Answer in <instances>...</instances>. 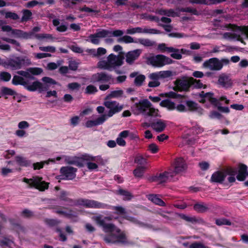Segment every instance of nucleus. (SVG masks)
Instances as JSON below:
<instances>
[{
  "mask_svg": "<svg viewBox=\"0 0 248 248\" xmlns=\"http://www.w3.org/2000/svg\"><path fill=\"white\" fill-rule=\"evenodd\" d=\"M113 49L115 52H120L117 55L111 53L107 57L106 60L99 61L97 62V67L100 69L108 71H114L117 74H121L122 72L118 69L124 64V52L121 51L123 47L120 45H117L113 47Z\"/></svg>",
  "mask_w": 248,
  "mask_h": 248,
  "instance_id": "f257e3e1",
  "label": "nucleus"
},
{
  "mask_svg": "<svg viewBox=\"0 0 248 248\" xmlns=\"http://www.w3.org/2000/svg\"><path fill=\"white\" fill-rule=\"evenodd\" d=\"M104 105L109 109L107 114H103L94 120H88L85 123V126L87 128H91L93 126L102 124L107 120V117H111L116 113L120 112L123 107L120 105L116 101H106L104 102Z\"/></svg>",
  "mask_w": 248,
  "mask_h": 248,
  "instance_id": "f03ea898",
  "label": "nucleus"
},
{
  "mask_svg": "<svg viewBox=\"0 0 248 248\" xmlns=\"http://www.w3.org/2000/svg\"><path fill=\"white\" fill-rule=\"evenodd\" d=\"M152 106L147 99H143L136 103L132 108L134 113L137 115L141 114L145 116H156L158 110L152 107Z\"/></svg>",
  "mask_w": 248,
  "mask_h": 248,
  "instance_id": "7ed1b4c3",
  "label": "nucleus"
},
{
  "mask_svg": "<svg viewBox=\"0 0 248 248\" xmlns=\"http://www.w3.org/2000/svg\"><path fill=\"white\" fill-rule=\"evenodd\" d=\"M31 64V59L26 56H17L5 60L3 63L4 68L12 70L20 69L22 67Z\"/></svg>",
  "mask_w": 248,
  "mask_h": 248,
  "instance_id": "20e7f679",
  "label": "nucleus"
},
{
  "mask_svg": "<svg viewBox=\"0 0 248 248\" xmlns=\"http://www.w3.org/2000/svg\"><path fill=\"white\" fill-rule=\"evenodd\" d=\"M41 80L45 83L44 84L38 80L33 82L31 85H28V82H27V85L25 86V88L30 92H35L38 90L39 92L41 93L47 91L49 88L50 85H57L58 84L56 80L48 77H44L42 78Z\"/></svg>",
  "mask_w": 248,
  "mask_h": 248,
  "instance_id": "39448f33",
  "label": "nucleus"
},
{
  "mask_svg": "<svg viewBox=\"0 0 248 248\" xmlns=\"http://www.w3.org/2000/svg\"><path fill=\"white\" fill-rule=\"evenodd\" d=\"M229 62L228 59L223 58L219 60L217 58H212L205 61L203 63V66L211 70L219 71L222 68L224 64L227 65Z\"/></svg>",
  "mask_w": 248,
  "mask_h": 248,
  "instance_id": "423d86ee",
  "label": "nucleus"
},
{
  "mask_svg": "<svg viewBox=\"0 0 248 248\" xmlns=\"http://www.w3.org/2000/svg\"><path fill=\"white\" fill-rule=\"evenodd\" d=\"M23 182L29 184L30 187H34L40 191L47 189L49 184V183L42 181V178L39 176H35L31 179L24 178Z\"/></svg>",
  "mask_w": 248,
  "mask_h": 248,
  "instance_id": "0eeeda50",
  "label": "nucleus"
},
{
  "mask_svg": "<svg viewBox=\"0 0 248 248\" xmlns=\"http://www.w3.org/2000/svg\"><path fill=\"white\" fill-rule=\"evenodd\" d=\"M147 61L149 64L155 67H161L171 64L173 62L170 58L161 54L149 57L147 58Z\"/></svg>",
  "mask_w": 248,
  "mask_h": 248,
  "instance_id": "6e6552de",
  "label": "nucleus"
},
{
  "mask_svg": "<svg viewBox=\"0 0 248 248\" xmlns=\"http://www.w3.org/2000/svg\"><path fill=\"white\" fill-rule=\"evenodd\" d=\"M77 169L71 166L62 167L60 170L61 175L56 176L57 179L72 180L76 176Z\"/></svg>",
  "mask_w": 248,
  "mask_h": 248,
  "instance_id": "1a4fd4ad",
  "label": "nucleus"
},
{
  "mask_svg": "<svg viewBox=\"0 0 248 248\" xmlns=\"http://www.w3.org/2000/svg\"><path fill=\"white\" fill-rule=\"evenodd\" d=\"M1 30L3 31H11L12 34L14 35L16 37L24 39H30L33 35L32 32H26L20 30L13 29L9 25L3 26L1 27Z\"/></svg>",
  "mask_w": 248,
  "mask_h": 248,
  "instance_id": "9d476101",
  "label": "nucleus"
},
{
  "mask_svg": "<svg viewBox=\"0 0 248 248\" xmlns=\"http://www.w3.org/2000/svg\"><path fill=\"white\" fill-rule=\"evenodd\" d=\"M175 176V173L169 171H165L160 173H156L155 175L151 177L149 180L150 182H158L159 184H162L167 182L169 180L171 179Z\"/></svg>",
  "mask_w": 248,
  "mask_h": 248,
  "instance_id": "9b49d317",
  "label": "nucleus"
},
{
  "mask_svg": "<svg viewBox=\"0 0 248 248\" xmlns=\"http://www.w3.org/2000/svg\"><path fill=\"white\" fill-rule=\"evenodd\" d=\"M93 219L98 225L103 228L105 232L111 233L115 231V225L112 223H107L104 222L102 215H99L97 216H94L93 217Z\"/></svg>",
  "mask_w": 248,
  "mask_h": 248,
  "instance_id": "f8f14e48",
  "label": "nucleus"
},
{
  "mask_svg": "<svg viewBox=\"0 0 248 248\" xmlns=\"http://www.w3.org/2000/svg\"><path fill=\"white\" fill-rule=\"evenodd\" d=\"M101 202L93 200L83 198L77 199V206H83L86 208L100 209Z\"/></svg>",
  "mask_w": 248,
  "mask_h": 248,
  "instance_id": "ddd939ff",
  "label": "nucleus"
},
{
  "mask_svg": "<svg viewBox=\"0 0 248 248\" xmlns=\"http://www.w3.org/2000/svg\"><path fill=\"white\" fill-rule=\"evenodd\" d=\"M174 84L175 85V87L174 88L175 91L177 90L180 92H188L191 87L190 77L188 79H177Z\"/></svg>",
  "mask_w": 248,
  "mask_h": 248,
  "instance_id": "4468645a",
  "label": "nucleus"
},
{
  "mask_svg": "<svg viewBox=\"0 0 248 248\" xmlns=\"http://www.w3.org/2000/svg\"><path fill=\"white\" fill-rule=\"evenodd\" d=\"M126 33L129 34H133L135 33L160 34L161 33V31L155 29L144 28L142 29L141 27H136L127 29L126 30Z\"/></svg>",
  "mask_w": 248,
  "mask_h": 248,
  "instance_id": "2eb2a0df",
  "label": "nucleus"
},
{
  "mask_svg": "<svg viewBox=\"0 0 248 248\" xmlns=\"http://www.w3.org/2000/svg\"><path fill=\"white\" fill-rule=\"evenodd\" d=\"M112 78L110 75L105 72H100L93 74L92 77L93 82L106 83L108 82Z\"/></svg>",
  "mask_w": 248,
  "mask_h": 248,
  "instance_id": "dca6fc26",
  "label": "nucleus"
},
{
  "mask_svg": "<svg viewBox=\"0 0 248 248\" xmlns=\"http://www.w3.org/2000/svg\"><path fill=\"white\" fill-rule=\"evenodd\" d=\"M217 82L220 86L225 89L231 88L232 85V81L230 76L225 73L219 75Z\"/></svg>",
  "mask_w": 248,
  "mask_h": 248,
  "instance_id": "f3484780",
  "label": "nucleus"
},
{
  "mask_svg": "<svg viewBox=\"0 0 248 248\" xmlns=\"http://www.w3.org/2000/svg\"><path fill=\"white\" fill-rule=\"evenodd\" d=\"M141 53L139 49L128 51L125 54V61L129 65L132 64L134 61L138 59Z\"/></svg>",
  "mask_w": 248,
  "mask_h": 248,
  "instance_id": "a211bd4d",
  "label": "nucleus"
},
{
  "mask_svg": "<svg viewBox=\"0 0 248 248\" xmlns=\"http://www.w3.org/2000/svg\"><path fill=\"white\" fill-rule=\"evenodd\" d=\"M186 169V165L184 159L182 157H180L176 159L175 160L174 170L170 171L174 172L175 175L176 174L184 171Z\"/></svg>",
  "mask_w": 248,
  "mask_h": 248,
  "instance_id": "6ab92c4d",
  "label": "nucleus"
},
{
  "mask_svg": "<svg viewBox=\"0 0 248 248\" xmlns=\"http://www.w3.org/2000/svg\"><path fill=\"white\" fill-rule=\"evenodd\" d=\"M56 213L58 214L63 215L64 217L69 219L78 217L77 213L75 211L64 207H62L60 209H57L56 211Z\"/></svg>",
  "mask_w": 248,
  "mask_h": 248,
  "instance_id": "aec40b11",
  "label": "nucleus"
},
{
  "mask_svg": "<svg viewBox=\"0 0 248 248\" xmlns=\"http://www.w3.org/2000/svg\"><path fill=\"white\" fill-rule=\"evenodd\" d=\"M100 209H111L115 210L114 214L119 215H124L126 214L125 209L120 206H112L105 203L101 202Z\"/></svg>",
  "mask_w": 248,
  "mask_h": 248,
  "instance_id": "412c9836",
  "label": "nucleus"
},
{
  "mask_svg": "<svg viewBox=\"0 0 248 248\" xmlns=\"http://www.w3.org/2000/svg\"><path fill=\"white\" fill-rule=\"evenodd\" d=\"M226 177V174L221 171H217L214 172L211 177L210 182L222 184Z\"/></svg>",
  "mask_w": 248,
  "mask_h": 248,
  "instance_id": "4be33fe9",
  "label": "nucleus"
},
{
  "mask_svg": "<svg viewBox=\"0 0 248 248\" xmlns=\"http://www.w3.org/2000/svg\"><path fill=\"white\" fill-rule=\"evenodd\" d=\"M186 104L189 111H196L200 115L203 113V109L200 107L196 102L191 100H187L186 101Z\"/></svg>",
  "mask_w": 248,
  "mask_h": 248,
  "instance_id": "5701e85b",
  "label": "nucleus"
},
{
  "mask_svg": "<svg viewBox=\"0 0 248 248\" xmlns=\"http://www.w3.org/2000/svg\"><path fill=\"white\" fill-rule=\"evenodd\" d=\"M78 159L76 162L75 165L79 167H82L84 166L83 161H95V156H93L88 154H85L82 155L80 157H78Z\"/></svg>",
  "mask_w": 248,
  "mask_h": 248,
  "instance_id": "b1692460",
  "label": "nucleus"
},
{
  "mask_svg": "<svg viewBox=\"0 0 248 248\" xmlns=\"http://www.w3.org/2000/svg\"><path fill=\"white\" fill-rule=\"evenodd\" d=\"M166 127V124L161 119H157L156 121L151 123V127L157 132H161Z\"/></svg>",
  "mask_w": 248,
  "mask_h": 248,
  "instance_id": "393cba45",
  "label": "nucleus"
},
{
  "mask_svg": "<svg viewBox=\"0 0 248 248\" xmlns=\"http://www.w3.org/2000/svg\"><path fill=\"white\" fill-rule=\"evenodd\" d=\"M148 199L156 205L160 206H165V202L159 198V195L157 194H150L148 196Z\"/></svg>",
  "mask_w": 248,
  "mask_h": 248,
  "instance_id": "a878e982",
  "label": "nucleus"
},
{
  "mask_svg": "<svg viewBox=\"0 0 248 248\" xmlns=\"http://www.w3.org/2000/svg\"><path fill=\"white\" fill-rule=\"evenodd\" d=\"M146 168L145 166H137L133 171V174L136 178L141 179L144 176Z\"/></svg>",
  "mask_w": 248,
  "mask_h": 248,
  "instance_id": "bb28decb",
  "label": "nucleus"
},
{
  "mask_svg": "<svg viewBox=\"0 0 248 248\" xmlns=\"http://www.w3.org/2000/svg\"><path fill=\"white\" fill-rule=\"evenodd\" d=\"M159 105L162 107L166 108L169 110H173L175 109V104L168 99L162 100Z\"/></svg>",
  "mask_w": 248,
  "mask_h": 248,
  "instance_id": "cd10ccee",
  "label": "nucleus"
},
{
  "mask_svg": "<svg viewBox=\"0 0 248 248\" xmlns=\"http://www.w3.org/2000/svg\"><path fill=\"white\" fill-rule=\"evenodd\" d=\"M27 82L25 80L24 78L18 75H15L13 76L12 83L16 86L20 85L23 86L24 87L27 85Z\"/></svg>",
  "mask_w": 248,
  "mask_h": 248,
  "instance_id": "c85d7f7f",
  "label": "nucleus"
},
{
  "mask_svg": "<svg viewBox=\"0 0 248 248\" xmlns=\"http://www.w3.org/2000/svg\"><path fill=\"white\" fill-rule=\"evenodd\" d=\"M0 14L5 16L6 19H11L13 20H17L19 18L17 14L12 12H6L5 10H0Z\"/></svg>",
  "mask_w": 248,
  "mask_h": 248,
  "instance_id": "c756f323",
  "label": "nucleus"
},
{
  "mask_svg": "<svg viewBox=\"0 0 248 248\" xmlns=\"http://www.w3.org/2000/svg\"><path fill=\"white\" fill-rule=\"evenodd\" d=\"M15 160L16 163L21 167H28L30 165V161L26 159V158L17 155L15 157Z\"/></svg>",
  "mask_w": 248,
  "mask_h": 248,
  "instance_id": "7c9ffc66",
  "label": "nucleus"
},
{
  "mask_svg": "<svg viewBox=\"0 0 248 248\" xmlns=\"http://www.w3.org/2000/svg\"><path fill=\"white\" fill-rule=\"evenodd\" d=\"M116 234L113 232L109 233L105 235L103 237L104 241L107 244H116Z\"/></svg>",
  "mask_w": 248,
  "mask_h": 248,
  "instance_id": "2f4dec72",
  "label": "nucleus"
},
{
  "mask_svg": "<svg viewBox=\"0 0 248 248\" xmlns=\"http://www.w3.org/2000/svg\"><path fill=\"white\" fill-rule=\"evenodd\" d=\"M206 100H208L213 106H217V105L220 104L219 101L216 98L214 97V93H213L207 92L206 93Z\"/></svg>",
  "mask_w": 248,
  "mask_h": 248,
  "instance_id": "473e14b6",
  "label": "nucleus"
},
{
  "mask_svg": "<svg viewBox=\"0 0 248 248\" xmlns=\"http://www.w3.org/2000/svg\"><path fill=\"white\" fill-rule=\"evenodd\" d=\"M190 81L191 86H193L194 88H206V85H203L200 79H196L193 77H190Z\"/></svg>",
  "mask_w": 248,
  "mask_h": 248,
  "instance_id": "72a5a7b5",
  "label": "nucleus"
},
{
  "mask_svg": "<svg viewBox=\"0 0 248 248\" xmlns=\"http://www.w3.org/2000/svg\"><path fill=\"white\" fill-rule=\"evenodd\" d=\"M157 48L158 49L160 50L162 52H164L165 51H167L168 52L179 51V49L175 48L173 47H167L164 43L159 44Z\"/></svg>",
  "mask_w": 248,
  "mask_h": 248,
  "instance_id": "f704fd0d",
  "label": "nucleus"
},
{
  "mask_svg": "<svg viewBox=\"0 0 248 248\" xmlns=\"http://www.w3.org/2000/svg\"><path fill=\"white\" fill-rule=\"evenodd\" d=\"M51 162L55 163V161L54 159H49L47 160L42 161L40 162H36L33 164V167L34 170H40L42 169L45 164H49V162Z\"/></svg>",
  "mask_w": 248,
  "mask_h": 248,
  "instance_id": "c9c22d12",
  "label": "nucleus"
},
{
  "mask_svg": "<svg viewBox=\"0 0 248 248\" xmlns=\"http://www.w3.org/2000/svg\"><path fill=\"white\" fill-rule=\"evenodd\" d=\"M123 218L126 220H127L135 224L138 225L139 226H140V227H144V226H146V224L145 223H144V222H142L140 221H139V220H138L136 218H135L134 217L125 215L123 217Z\"/></svg>",
  "mask_w": 248,
  "mask_h": 248,
  "instance_id": "e433bc0d",
  "label": "nucleus"
},
{
  "mask_svg": "<svg viewBox=\"0 0 248 248\" xmlns=\"http://www.w3.org/2000/svg\"><path fill=\"white\" fill-rule=\"evenodd\" d=\"M111 31L106 30H97V32L93 34V36H95V37H98L99 38H105L107 36H110Z\"/></svg>",
  "mask_w": 248,
  "mask_h": 248,
  "instance_id": "4c0bfd02",
  "label": "nucleus"
},
{
  "mask_svg": "<svg viewBox=\"0 0 248 248\" xmlns=\"http://www.w3.org/2000/svg\"><path fill=\"white\" fill-rule=\"evenodd\" d=\"M193 208L198 213H204L208 210V207L203 203H196Z\"/></svg>",
  "mask_w": 248,
  "mask_h": 248,
  "instance_id": "58836bf2",
  "label": "nucleus"
},
{
  "mask_svg": "<svg viewBox=\"0 0 248 248\" xmlns=\"http://www.w3.org/2000/svg\"><path fill=\"white\" fill-rule=\"evenodd\" d=\"M158 14L160 15H164L172 17H174L176 16L174 11L172 9L169 10L161 9L158 11Z\"/></svg>",
  "mask_w": 248,
  "mask_h": 248,
  "instance_id": "ea45409f",
  "label": "nucleus"
},
{
  "mask_svg": "<svg viewBox=\"0 0 248 248\" xmlns=\"http://www.w3.org/2000/svg\"><path fill=\"white\" fill-rule=\"evenodd\" d=\"M134 162L140 166H143L147 164V159L142 155H138L135 157Z\"/></svg>",
  "mask_w": 248,
  "mask_h": 248,
  "instance_id": "a19ab883",
  "label": "nucleus"
},
{
  "mask_svg": "<svg viewBox=\"0 0 248 248\" xmlns=\"http://www.w3.org/2000/svg\"><path fill=\"white\" fill-rule=\"evenodd\" d=\"M135 43H139L145 46H152L155 44V42L152 41L149 39L144 38H139L137 41H136Z\"/></svg>",
  "mask_w": 248,
  "mask_h": 248,
  "instance_id": "79ce46f5",
  "label": "nucleus"
},
{
  "mask_svg": "<svg viewBox=\"0 0 248 248\" xmlns=\"http://www.w3.org/2000/svg\"><path fill=\"white\" fill-rule=\"evenodd\" d=\"M117 193L120 195L123 196L124 197V200L125 201L130 200L132 197V195L130 192L123 189H119Z\"/></svg>",
  "mask_w": 248,
  "mask_h": 248,
  "instance_id": "37998d69",
  "label": "nucleus"
},
{
  "mask_svg": "<svg viewBox=\"0 0 248 248\" xmlns=\"http://www.w3.org/2000/svg\"><path fill=\"white\" fill-rule=\"evenodd\" d=\"M116 244H124L127 243V238L125 233L124 232H122L118 235H116Z\"/></svg>",
  "mask_w": 248,
  "mask_h": 248,
  "instance_id": "c03bdc74",
  "label": "nucleus"
},
{
  "mask_svg": "<svg viewBox=\"0 0 248 248\" xmlns=\"http://www.w3.org/2000/svg\"><path fill=\"white\" fill-rule=\"evenodd\" d=\"M12 243L13 241L6 237L0 238V246L2 248L4 247L11 248Z\"/></svg>",
  "mask_w": 248,
  "mask_h": 248,
  "instance_id": "a18cd8bd",
  "label": "nucleus"
},
{
  "mask_svg": "<svg viewBox=\"0 0 248 248\" xmlns=\"http://www.w3.org/2000/svg\"><path fill=\"white\" fill-rule=\"evenodd\" d=\"M159 96H161L162 97H168L170 98H178L181 96L180 94L172 91H170L168 93H160Z\"/></svg>",
  "mask_w": 248,
  "mask_h": 248,
  "instance_id": "49530a36",
  "label": "nucleus"
},
{
  "mask_svg": "<svg viewBox=\"0 0 248 248\" xmlns=\"http://www.w3.org/2000/svg\"><path fill=\"white\" fill-rule=\"evenodd\" d=\"M23 16L21 18L22 22H27L31 19L32 13L29 10L24 9L22 11Z\"/></svg>",
  "mask_w": 248,
  "mask_h": 248,
  "instance_id": "de8ad7c7",
  "label": "nucleus"
},
{
  "mask_svg": "<svg viewBox=\"0 0 248 248\" xmlns=\"http://www.w3.org/2000/svg\"><path fill=\"white\" fill-rule=\"evenodd\" d=\"M123 93L124 92L122 90L113 91L107 96L106 99L120 97L123 95Z\"/></svg>",
  "mask_w": 248,
  "mask_h": 248,
  "instance_id": "09e8293b",
  "label": "nucleus"
},
{
  "mask_svg": "<svg viewBox=\"0 0 248 248\" xmlns=\"http://www.w3.org/2000/svg\"><path fill=\"white\" fill-rule=\"evenodd\" d=\"M1 94L2 95H14L16 94V92L12 89L6 87H3L1 89Z\"/></svg>",
  "mask_w": 248,
  "mask_h": 248,
  "instance_id": "8fccbe9b",
  "label": "nucleus"
},
{
  "mask_svg": "<svg viewBox=\"0 0 248 248\" xmlns=\"http://www.w3.org/2000/svg\"><path fill=\"white\" fill-rule=\"evenodd\" d=\"M1 39L6 42L14 45L16 46V49L19 50V48L20 47V44L16 40L5 37H2Z\"/></svg>",
  "mask_w": 248,
  "mask_h": 248,
  "instance_id": "3c124183",
  "label": "nucleus"
},
{
  "mask_svg": "<svg viewBox=\"0 0 248 248\" xmlns=\"http://www.w3.org/2000/svg\"><path fill=\"white\" fill-rule=\"evenodd\" d=\"M27 71L32 75L37 76L42 73L43 70L40 67H30L27 68Z\"/></svg>",
  "mask_w": 248,
  "mask_h": 248,
  "instance_id": "603ef678",
  "label": "nucleus"
},
{
  "mask_svg": "<svg viewBox=\"0 0 248 248\" xmlns=\"http://www.w3.org/2000/svg\"><path fill=\"white\" fill-rule=\"evenodd\" d=\"M179 217L182 219L186 220V221L191 222L192 223H196L198 221V220L195 217H190L186 216L183 214H178Z\"/></svg>",
  "mask_w": 248,
  "mask_h": 248,
  "instance_id": "864d4df0",
  "label": "nucleus"
},
{
  "mask_svg": "<svg viewBox=\"0 0 248 248\" xmlns=\"http://www.w3.org/2000/svg\"><path fill=\"white\" fill-rule=\"evenodd\" d=\"M180 11L182 12H187L190 13L192 15L195 16H199V13L195 8H191L190 7L181 8L180 9Z\"/></svg>",
  "mask_w": 248,
  "mask_h": 248,
  "instance_id": "5fc2aeb1",
  "label": "nucleus"
},
{
  "mask_svg": "<svg viewBox=\"0 0 248 248\" xmlns=\"http://www.w3.org/2000/svg\"><path fill=\"white\" fill-rule=\"evenodd\" d=\"M98 92L97 88L93 85H88L86 89L85 93L88 94H95Z\"/></svg>",
  "mask_w": 248,
  "mask_h": 248,
  "instance_id": "6e6d98bb",
  "label": "nucleus"
},
{
  "mask_svg": "<svg viewBox=\"0 0 248 248\" xmlns=\"http://www.w3.org/2000/svg\"><path fill=\"white\" fill-rule=\"evenodd\" d=\"M145 79V76L143 75H140L136 77L134 80V84L137 86H140Z\"/></svg>",
  "mask_w": 248,
  "mask_h": 248,
  "instance_id": "4d7b16f0",
  "label": "nucleus"
},
{
  "mask_svg": "<svg viewBox=\"0 0 248 248\" xmlns=\"http://www.w3.org/2000/svg\"><path fill=\"white\" fill-rule=\"evenodd\" d=\"M118 42H124L125 43H135L133 38L128 35H124L118 39Z\"/></svg>",
  "mask_w": 248,
  "mask_h": 248,
  "instance_id": "13d9d810",
  "label": "nucleus"
},
{
  "mask_svg": "<svg viewBox=\"0 0 248 248\" xmlns=\"http://www.w3.org/2000/svg\"><path fill=\"white\" fill-rule=\"evenodd\" d=\"M216 224L218 226L231 225V222L228 219L224 218H218L216 220Z\"/></svg>",
  "mask_w": 248,
  "mask_h": 248,
  "instance_id": "bf43d9fd",
  "label": "nucleus"
},
{
  "mask_svg": "<svg viewBox=\"0 0 248 248\" xmlns=\"http://www.w3.org/2000/svg\"><path fill=\"white\" fill-rule=\"evenodd\" d=\"M0 79L3 81H9L11 78V75L7 72H1L0 73Z\"/></svg>",
  "mask_w": 248,
  "mask_h": 248,
  "instance_id": "052dcab7",
  "label": "nucleus"
},
{
  "mask_svg": "<svg viewBox=\"0 0 248 248\" xmlns=\"http://www.w3.org/2000/svg\"><path fill=\"white\" fill-rule=\"evenodd\" d=\"M211 119H217L220 120L223 118V115L217 111H212L209 114Z\"/></svg>",
  "mask_w": 248,
  "mask_h": 248,
  "instance_id": "680f3d73",
  "label": "nucleus"
},
{
  "mask_svg": "<svg viewBox=\"0 0 248 248\" xmlns=\"http://www.w3.org/2000/svg\"><path fill=\"white\" fill-rule=\"evenodd\" d=\"M78 63L75 61H70L69 62L68 68L73 71H76L78 66Z\"/></svg>",
  "mask_w": 248,
  "mask_h": 248,
  "instance_id": "e2e57ef3",
  "label": "nucleus"
},
{
  "mask_svg": "<svg viewBox=\"0 0 248 248\" xmlns=\"http://www.w3.org/2000/svg\"><path fill=\"white\" fill-rule=\"evenodd\" d=\"M46 223L50 227H54L58 225L60 221L54 219H47L46 220Z\"/></svg>",
  "mask_w": 248,
  "mask_h": 248,
  "instance_id": "0e129e2a",
  "label": "nucleus"
},
{
  "mask_svg": "<svg viewBox=\"0 0 248 248\" xmlns=\"http://www.w3.org/2000/svg\"><path fill=\"white\" fill-rule=\"evenodd\" d=\"M148 150L152 154H155L158 152L159 149L156 144L153 143L149 145Z\"/></svg>",
  "mask_w": 248,
  "mask_h": 248,
  "instance_id": "69168bd1",
  "label": "nucleus"
},
{
  "mask_svg": "<svg viewBox=\"0 0 248 248\" xmlns=\"http://www.w3.org/2000/svg\"><path fill=\"white\" fill-rule=\"evenodd\" d=\"M199 166L202 170L205 171L209 169L210 165L207 162L202 161L199 163Z\"/></svg>",
  "mask_w": 248,
  "mask_h": 248,
  "instance_id": "338daca9",
  "label": "nucleus"
},
{
  "mask_svg": "<svg viewBox=\"0 0 248 248\" xmlns=\"http://www.w3.org/2000/svg\"><path fill=\"white\" fill-rule=\"evenodd\" d=\"M237 173V171L235 169L232 167H229L226 169L225 170V174H228L230 176H234Z\"/></svg>",
  "mask_w": 248,
  "mask_h": 248,
  "instance_id": "774afa93",
  "label": "nucleus"
}]
</instances>
